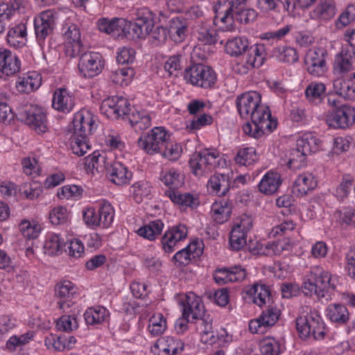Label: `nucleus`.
<instances>
[{"label": "nucleus", "mask_w": 355, "mask_h": 355, "mask_svg": "<svg viewBox=\"0 0 355 355\" xmlns=\"http://www.w3.org/2000/svg\"><path fill=\"white\" fill-rule=\"evenodd\" d=\"M26 26L20 23L12 28L8 33L7 41L10 46L18 49L24 46L26 41Z\"/></svg>", "instance_id": "nucleus-35"}, {"label": "nucleus", "mask_w": 355, "mask_h": 355, "mask_svg": "<svg viewBox=\"0 0 355 355\" xmlns=\"http://www.w3.org/2000/svg\"><path fill=\"white\" fill-rule=\"evenodd\" d=\"M41 78L38 74L28 75L27 77H19L16 82V87L20 92L31 93L40 87Z\"/></svg>", "instance_id": "nucleus-41"}, {"label": "nucleus", "mask_w": 355, "mask_h": 355, "mask_svg": "<svg viewBox=\"0 0 355 355\" xmlns=\"http://www.w3.org/2000/svg\"><path fill=\"white\" fill-rule=\"evenodd\" d=\"M64 245V240L59 234H52L49 236L44 243L45 253L49 255L57 254L62 251Z\"/></svg>", "instance_id": "nucleus-48"}, {"label": "nucleus", "mask_w": 355, "mask_h": 355, "mask_svg": "<svg viewBox=\"0 0 355 355\" xmlns=\"http://www.w3.org/2000/svg\"><path fill=\"white\" fill-rule=\"evenodd\" d=\"M167 196L175 204L182 207L193 209L199 205L198 198H195L189 193H180L173 190L166 191Z\"/></svg>", "instance_id": "nucleus-40"}, {"label": "nucleus", "mask_w": 355, "mask_h": 355, "mask_svg": "<svg viewBox=\"0 0 355 355\" xmlns=\"http://www.w3.org/2000/svg\"><path fill=\"white\" fill-rule=\"evenodd\" d=\"M21 62L16 54L6 49H0V72L2 75L11 76L18 73Z\"/></svg>", "instance_id": "nucleus-22"}, {"label": "nucleus", "mask_w": 355, "mask_h": 355, "mask_svg": "<svg viewBox=\"0 0 355 355\" xmlns=\"http://www.w3.org/2000/svg\"><path fill=\"white\" fill-rule=\"evenodd\" d=\"M187 229L184 225H178L166 231L162 239V245L166 252L170 253L175 250L176 243L185 239Z\"/></svg>", "instance_id": "nucleus-25"}, {"label": "nucleus", "mask_w": 355, "mask_h": 355, "mask_svg": "<svg viewBox=\"0 0 355 355\" xmlns=\"http://www.w3.org/2000/svg\"><path fill=\"white\" fill-rule=\"evenodd\" d=\"M108 311L103 306L89 308L84 313L87 324L94 325L102 323L108 316Z\"/></svg>", "instance_id": "nucleus-43"}, {"label": "nucleus", "mask_w": 355, "mask_h": 355, "mask_svg": "<svg viewBox=\"0 0 355 355\" xmlns=\"http://www.w3.org/2000/svg\"><path fill=\"white\" fill-rule=\"evenodd\" d=\"M316 186L317 180L311 173H303L295 180L293 193L297 196H304L313 191Z\"/></svg>", "instance_id": "nucleus-31"}, {"label": "nucleus", "mask_w": 355, "mask_h": 355, "mask_svg": "<svg viewBox=\"0 0 355 355\" xmlns=\"http://www.w3.org/2000/svg\"><path fill=\"white\" fill-rule=\"evenodd\" d=\"M326 55L327 52L322 48L310 49L304 58L308 72L315 76L322 75L327 70Z\"/></svg>", "instance_id": "nucleus-18"}, {"label": "nucleus", "mask_w": 355, "mask_h": 355, "mask_svg": "<svg viewBox=\"0 0 355 355\" xmlns=\"http://www.w3.org/2000/svg\"><path fill=\"white\" fill-rule=\"evenodd\" d=\"M326 123L334 129L346 130L355 123V108L348 104L340 105L329 111Z\"/></svg>", "instance_id": "nucleus-7"}, {"label": "nucleus", "mask_w": 355, "mask_h": 355, "mask_svg": "<svg viewBox=\"0 0 355 355\" xmlns=\"http://www.w3.org/2000/svg\"><path fill=\"white\" fill-rule=\"evenodd\" d=\"M232 210V203L228 200L216 201L211 207V216L214 220L219 224L226 222L230 217Z\"/></svg>", "instance_id": "nucleus-32"}, {"label": "nucleus", "mask_w": 355, "mask_h": 355, "mask_svg": "<svg viewBox=\"0 0 355 355\" xmlns=\"http://www.w3.org/2000/svg\"><path fill=\"white\" fill-rule=\"evenodd\" d=\"M62 33L66 43L67 55L71 58L78 55L83 51V47L78 26L72 23L66 24L62 28Z\"/></svg>", "instance_id": "nucleus-13"}, {"label": "nucleus", "mask_w": 355, "mask_h": 355, "mask_svg": "<svg viewBox=\"0 0 355 355\" xmlns=\"http://www.w3.org/2000/svg\"><path fill=\"white\" fill-rule=\"evenodd\" d=\"M97 27L101 33L111 35L114 38H128L130 37L128 21L124 18L101 17L97 21Z\"/></svg>", "instance_id": "nucleus-11"}, {"label": "nucleus", "mask_w": 355, "mask_h": 355, "mask_svg": "<svg viewBox=\"0 0 355 355\" xmlns=\"http://www.w3.org/2000/svg\"><path fill=\"white\" fill-rule=\"evenodd\" d=\"M15 116L17 120L38 132H45L47 130L46 116L40 107L32 104L21 105L17 108Z\"/></svg>", "instance_id": "nucleus-6"}, {"label": "nucleus", "mask_w": 355, "mask_h": 355, "mask_svg": "<svg viewBox=\"0 0 355 355\" xmlns=\"http://www.w3.org/2000/svg\"><path fill=\"white\" fill-rule=\"evenodd\" d=\"M167 139L166 130L162 127H155L139 138L138 146L148 154L153 155L163 150Z\"/></svg>", "instance_id": "nucleus-10"}, {"label": "nucleus", "mask_w": 355, "mask_h": 355, "mask_svg": "<svg viewBox=\"0 0 355 355\" xmlns=\"http://www.w3.org/2000/svg\"><path fill=\"white\" fill-rule=\"evenodd\" d=\"M45 345L48 349H53L55 351H63L67 348V338L61 335L50 334L45 339Z\"/></svg>", "instance_id": "nucleus-58"}, {"label": "nucleus", "mask_w": 355, "mask_h": 355, "mask_svg": "<svg viewBox=\"0 0 355 355\" xmlns=\"http://www.w3.org/2000/svg\"><path fill=\"white\" fill-rule=\"evenodd\" d=\"M327 315L334 323L343 325L347 324L350 319L347 308L341 304H331L327 309Z\"/></svg>", "instance_id": "nucleus-33"}, {"label": "nucleus", "mask_w": 355, "mask_h": 355, "mask_svg": "<svg viewBox=\"0 0 355 355\" xmlns=\"http://www.w3.org/2000/svg\"><path fill=\"white\" fill-rule=\"evenodd\" d=\"M252 227V218L243 215L237 218L230 236V245L235 251H239L247 245V234Z\"/></svg>", "instance_id": "nucleus-8"}, {"label": "nucleus", "mask_w": 355, "mask_h": 355, "mask_svg": "<svg viewBox=\"0 0 355 355\" xmlns=\"http://www.w3.org/2000/svg\"><path fill=\"white\" fill-rule=\"evenodd\" d=\"M184 343L181 340L173 336H164L159 338L152 347L155 355H175L182 352Z\"/></svg>", "instance_id": "nucleus-20"}, {"label": "nucleus", "mask_w": 355, "mask_h": 355, "mask_svg": "<svg viewBox=\"0 0 355 355\" xmlns=\"http://www.w3.org/2000/svg\"><path fill=\"white\" fill-rule=\"evenodd\" d=\"M55 25V17L51 10H46L40 14L34 21L36 39L42 48L45 43V39L53 33Z\"/></svg>", "instance_id": "nucleus-15"}, {"label": "nucleus", "mask_w": 355, "mask_h": 355, "mask_svg": "<svg viewBox=\"0 0 355 355\" xmlns=\"http://www.w3.org/2000/svg\"><path fill=\"white\" fill-rule=\"evenodd\" d=\"M130 106V104L126 98L112 96L103 101L100 110L107 118L117 119L128 114L131 110Z\"/></svg>", "instance_id": "nucleus-14"}, {"label": "nucleus", "mask_w": 355, "mask_h": 355, "mask_svg": "<svg viewBox=\"0 0 355 355\" xmlns=\"http://www.w3.org/2000/svg\"><path fill=\"white\" fill-rule=\"evenodd\" d=\"M166 327V321L160 313L153 315L149 320L148 330L153 336L164 333Z\"/></svg>", "instance_id": "nucleus-55"}, {"label": "nucleus", "mask_w": 355, "mask_h": 355, "mask_svg": "<svg viewBox=\"0 0 355 355\" xmlns=\"http://www.w3.org/2000/svg\"><path fill=\"white\" fill-rule=\"evenodd\" d=\"M76 293V288L71 282L64 280L58 283L55 286V295L60 299L58 302L60 309L69 313L71 310L69 309L73 304L72 299Z\"/></svg>", "instance_id": "nucleus-19"}, {"label": "nucleus", "mask_w": 355, "mask_h": 355, "mask_svg": "<svg viewBox=\"0 0 355 355\" xmlns=\"http://www.w3.org/2000/svg\"><path fill=\"white\" fill-rule=\"evenodd\" d=\"M155 14L147 8H144L138 13L135 22L128 21V39L144 38L150 34L154 27Z\"/></svg>", "instance_id": "nucleus-9"}, {"label": "nucleus", "mask_w": 355, "mask_h": 355, "mask_svg": "<svg viewBox=\"0 0 355 355\" xmlns=\"http://www.w3.org/2000/svg\"><path fill=\"white\" fill-rule=\"evenodd\" d=\"M106 173L109 180L116 185L128 184L132 177V173L121 162L106 166Z\"/></svg>", "instance_id": "nucleus-27"}, {"label": "nucleus", "mask_w": 355, "mask_h": 355, "mask_svg": "<svg viewBox=\"0 0 355 355\" xmlns=\"http://www.w3.org/2000/svg\"><path fill=\"white\" fill-rule=\"evenodd\" d=\"M234 159L240 165L248 166L254 164L258 159V156L253 147H246L238 151Z\"/></svg>", "instance_id": "nucleus-47"}, {"label": "nucleus", "mask_w": 355, "mask_h": 355, "mask_svg": "<svg viewBox=\"0 0 355 355\" xmlns=\"http://www.w3.org/2000/svg\"><path fill=\"white\" fill-rule=\"evenodd\" d=\"M246 275V270L241 266L236 265L230 268L216 269L214 274V279L218 284L223 285L228 282L243 281Z\"/></svg>", "instance_id": "nucleus-21"}, {"label": "nucleus", "mask_w": 355, "mask_h": 355, "mask_svg": "<svg viewBox=\"0 0 355 355\" xmlns=\"http://www.w3.org/2000/svg\"><path fill=\"white\" fill-rule=\"evenodd\" d=\"M78 64L80 73L84 77L92 78L98 75L104 67L102 55L99 53L88 51L82 52Z\"/></svg>", "instance_id": "nucleus-12"}, {"label": "nucleus", "mask_w": 355, "mask_h": 355, "mask_svg": "<svg viewBox=\"0 0 355 355\" xmlns=\"http://www.w3.org/2000/svg\"><path fill=\"white\" fill-rule=\"evenodd\" d=\"M164 227V223L161 220L150 221L148 224L141 227L137 230V234L148 240L153 241L155 237L160 234Z\"/></svg>", "instance_id": "nucleus-44"}, {"label": "nucleus", "mask_w": 355, "mask_h": 355, "mask_svg": "<svg viewBox=\"0 0 355 355\" xmlns=\"http://www.w3.org/2000/svg\"><path fill=\"white\" fill-rule=\"evenodd\" d=\"M296 329L300 339L313 338L322 340L327 334L326 325L317 310L309 306L302 307L300 315L295 320Z\"/></svg>", "instance_id": "nucleus-3"}, {"label": "nucleus", "mask_w": 355, "mask_h": 355, "mask_svg": "<svg viewBox=\"0 0 355 355\" xmlns=\"http://www.w3.org/2000/svg\"><path fill=\"white\" fill-rule=\"evenodd\" d=\"M355 69V49L352 46H343L336 55L334 62L335 74L345 76Z\"/></svg>", "instance_id": "nucleus-17"}, {"label": "nucleus", "mask_w": 355, "mask_h": 355, "mask_svg": "<svg viewBox=\"0 0 355 355\" xmlns=\"http://www.w3.org/2000/svg\"><path fill=\"white\" fill-rule=\"evenodd\" d=\"M128 120L136 132L142 131L150 126L151 119L146 111L134 110L126 114Z\"/></svg>", "instance_id": "nucleus-38"}, {"label": "nucleus", "mask_w": 355, "mask_h": 355, "mask_svg": "<svg viewBox=\"0 0 355 355\" xmlns=\"http://www.w3.org/2000/svg\"><path fill=\"white\" fill-rule=\"evenodd\" d=\"M336 278L329 271L317 266L311 268L310 275L304 281L302 290L306 296L315 295L318 299L327 297L336 290Z\"/></svg>", "instance_id": "nucleus-4"}, {"label": "nucleus", "mask_w": 355, "mask_h": 355, "mask_svg": "<svg viewBox=\"0 0 355 355\" xmlns=\"http://www.w3.org/2000/svg\"><path fill=\"white\" fill-rule=\"evenodd\" d=\"M114 216V210L111 204L105 201L101 202L98 209L100 227H109L113 222Z\"/></svg>", "instance_id": "nucleus-46"}, {"label": "nucleus", "mask_w": 355, "mask_h": 355, "mask_svg": "<svg viewBox=\"0 0 355 355\" xmlns=\"http://www.w3.org/2000/svg\"><path fill=\"white\" fill-rule=\"evenodd\" d=\"M182 147L178 144H173L167 139L165 145L163 146V150H161L159 153H161L163 157L168 158L170 160L178 159L181 154Z\"/></svg>", "instance_id": "nucleus-56"}, {"label": "nucleus", "mask_w": 355, "mask_h": 355, "mask_svg": "<svg viewBox=\"0 0 355 355\" xmlns=\"http://www.w3.org/2000/svg\"><path fill=\"white\" fill-rule=\"evenodd\" d=\"M333 88L335 93L347 100H355V83L351 79L339 78L334 80Z\"/></svg>", "instance_id": "nucleus-36"}, {"label": "nucleus", "mask_w": 355, "mask_h": 355, "mask_svg": "<svg viewBox=\"0 0 355 355\" xmlns=\"http://www.w3.org/2000/svg\"><path fill=\"white\" fill-rule=\"evenodd\" d=\"M275 53L279 61L294 63L298 60V55L295 49L286 46H280L275 49Z\"/></svg>", "instance_id": "nucleus-52"}, {"label": "nucleus", "mask_w": 355, "mask_h": 355, "mask_svg": "<svg viewBox=\"0 0 355 355\" xmlns=\"http://www.w3.org/2000/svg\"><path fill=\"white\" fill-rule=\"evenodd\" d=\"M254 295L253 302L259 306L265 304L270 300V292L268 287L263 284H254L248 291Z\"/></svg>", "instance_id": "nucleus-45"}, {"label": "nucleus", "mask_w": 355, "mask_h": 355, "mask_svg": "<svg viewBox=\"0 0 355 355\" xmlns=\"http://www.w3.org/2000/svg\"><path fill=\"white\" fill-rule=\"evenodd\" d=\"M189 166L195 175H202L208 171L207 166H205L202 162V157L200 152L192 155L189 159Z\"/></svg>", "instance_id": "nucleus-61"}, {"label": "nucleus", "mask_w": 355, "mask_h": 355, "mask_svg": "<svg viewBox=\"0 0 355 355\" xmlns=\"http://www.w3.org/2000/svg\"><path fill=\"white\" fill-rule=\"evenodd\" d=\"M326 87L322 83H311L305 89L306 101L313 105H319L325 98Z\"/></svg>", "instance_id": "nucleus-37"}, {"label": "nucleus", "mask_w": 355, "mask_h": 355, "mask_svg": "<svg viewBox=\"0 0 355 355\" xmlns=\"http://www.w3.org/2000/svg\"><path fill=\"white\" fill-rule=\"evenodd\" d=\"M184 318L191 316V322L201 316H205L204 304L201 299L193 293H189L182 297L179 302Z\"/></svg>", "instance_id": "nucleus-16"}, {"label": "nucleus", "mask_w": 355, "mask_h": 355, "mask_svg": "<svg viewBox=\"0 0 355 355\" xmlns=\"http://www.w3.org/2000/svg\"><path fill=\"white\" fill-rule=\"evenodd\" d=\"M134 200L137 203L143 201L144 198H148L151 194V187L148 182L139 181L131 187Z\"/></svg>", "instance_id": "nucleus-50"}, {"label": "nucleus", "mask_w": 355, "mask_h": 355, "mask_svg": "<svg viewBox=\"0 0 355 355\" xmlns=\"http://www.w3.org/2000/svg\"><path fill=\"white\" fill-rule=\"evenodd\" d=\"M180 178V173L172 168L168 171L162 172L159 178L166 186L175 189L183 184L182 180Z\"/></svg>", "instance_id": "nucleus-54"}, {"label": "nucleus", "mask_w": 355, "mask_h": 355, "mask_svg": "<svg viewBox=\"0 0 355 355\" xmlns=\"http://www.w3.org/2000/svg\"><path fill=\"white\" fill-rule=\"evenodd\" d=\"M225 51L232 56L241 57V60L235 68V71L240 74H246L250 69L261 67L266 58L264 44H256L250 46L248 40L241 37L227 40Z\"/></svg>", "instance_id": "nucleus-2"}, {"label": "nucleus", "mask_w": 355, "mask_h": 355, "mask_svg": "<svg viewBox=\"0 0 355 355\" xmlns=\"http://www.w3.org/2000/svg\"><path fill=\"white\" fill-rule=\"evenodd\" d=\"M75 105L74 98L66 89H57L53 94L52 106L55 110L69 112Z\"/></svg>", "instance_id": "nucleus-30"}, {"label": "nucleus", "mask_w": 355, "mask_h": 355, "mask_svg": "<svg viewBox=\"0 0 355 355\" xmlns=\"http://www.w3.org/2000/svg\"><path fill=\"white\" fill-rule=\"evenodd\" d=\"M57 327L63 331H71L78 327V324L73 315H63L57 322Z\"/></svg>", "instance_id": "nucleus-64"}, {"label": "nucleus", "mask_w": 355, "mask_h": 355, "mask_svg": "<svg viewBox=\"0 0 355 355\" xmlns=\"http://www.w3.org/2000/svg\"><path fill=\"white\" fill-rule=\"evenodd\" d=\"M19 227L23 236L28 239H36L40 231V225L37 224L32 225L28 220H22Z\"/></svg>", "instance_id": "nucleus-62"}, {"label": "nucleus", "mask_w": 355, "mask_h": 355, "mask_svg": "<svg viewBox=\"0 0 355 355\" xmlns=\"http://www.w3.org/2000/svg\"><path fill=\"white\" fill-rule=\"evenodd\" d=\"M73 135L88 136L92 134L94 120L87 111L77 112L73 120Z\"/></svg>", "instance_id": "nucleus-24"}, {"label": "nucleus", "mask_w": 355, "mask_h": 355, "mask_svg": "<svg viewBox=\"0 0 355 355\" xmlns=\"http://www.w3.org/2000/svg\"><path fill=\"white\" fill-rule=\"evenodd\" d=\"M282 183V180L279 173L268 171L259 182V191L265 195H272L277 191Z\"/></svg>", "instance_id": "nucleus-29"}, {"label": "nucleus", "mask_w": 355, "mask_h": 355, "mask_svg": "<svg viewBox=\"0 0 355 355\" xmlns=\"http://www.w3.org/2000/svg\"><path fill=\"white\" fill-rule=\"evenodd\" d=\"M197 39L199 42L205 45H211L216 44V37L218 38V35H216V30L209 28L205 25H198Z\"/></svg>", "instance_id": "nucleus-51"}, {"label": "nucleus", "mask_w": 355, "mask_h": 355, "mask_svg": "<svg viewBox=\"0 0 355 355\" xmlns=\"http://www.w3.org/2000/svg\"><path fill=\"white\" fill-rule=\"evenodd\" d=\"M321 141L312 133L304 134L297 140L296 151L301 154L300 162L305 160V156L314 153L321 148Z\"/></svg>", "instance_id": "nucleus-23"}, {"label": "nucleus", "mask_w": 355, "mask_h": 355, "mask_svg": "<svg viewBox=\"0 0 355 355\" xmlns=\"http://www.w3.org/2000/svg\"><path fill=\"white\" fill-rule=\"evenodd\" d=\"M70 145L73 153L78 156H83L90 148L87 136L83 135H73Z\"/></svg>", "instance_id": "nucleus-53"}, {"label": "nucleus", "mask_w": 355, "mask_h": 355, "mask_svg": "<svg viewBox=\"0 0 355 355\" xmlns=\"http://www.w3.org/2000/svg\"><path fill=\"white\" fill-rule=\"evenodd\" d=\"M207 189L211 193L218 196H225L230 191V182L229 177L225 174L213 175L207 182Z\"/></svg>", "instance_id": "nucleus-28"}, {"label": "nucleus", "mask_w": 355, "mask_h": 355, "mask_svg": "<svg viewBox=\"0 0 355 355\" xmlns=\"http://www.w3.org/2000/svg\"><path fill=\"white\" fill-rule=\"evenodd\" d=\"M355 20V6L350 4L346 7L345 10L340 15L336 22L338 28L347 26Z\"/></svg>", "instance_id": "nucleus-59"}, {"label": "nucleus", "mask_w": 355, "mask_h": 355, "mask_svg": "<svg viewBox=\"0 0 355 355\" xmlns=\"http://www.w3.org/2000/svg\"><path fill=\"white\" fill-rule=\"evenodd\" d=\"M259 93L250 91L237 96L236 105L241 117L251 119L243 126L245 134L254 139H259L266 134L272 132L277 127V121L271 119L269 108L261 104Z\"/></svg>", "instance_id": "nucleus-1"}, {"label": "nucleus", "mask_w": 355, "mask_h": 355, "mask_svg": "<svg viewBox=\"0 0 355 355\" xmlns=\"http://www.w3.org/2000/svg\"><path fill=\"white\" fill-rule=\"evenodd\" d=\"M233 22L234 21H239L241 24H248L253 21L256 17V12L252 9H235L232 13Z\"/></svg>", "instance_id": "nucleus-60"}, {"label": "nucleus", "mask_w": 355, "mask_h": 355, "mask_svg": "<svg viewBox=\"0 0 355 355\" xmlns=\"http://www.w3.org/2000/svg\"><path fill=\"white\" fill-rule=\"evenodd\" d=\"M168 32L174 42L178 43L182 42L188 32V22L183 17H172L168 21Z\"/></svg>", "instance_id": "nucleus-26"}, {"label": "nucleus", "mask_w": 355, "mask_h": 355, "mask_svg": "<svg viewBox=\"0 0 355 355\" xmlns=\"http://www.w3.org/2000/svg\"><path fill=\"white\" fill-rule=\"evenodd\" d=\"M280 311L275 307H268L259 316L261 321L266 328L273 326L279 319Z\"/></svg>", "instance_id": "nucleus-57"}, {"label": "nucleus", "mask_w": 355, "mask_h": 355, "mask_svg": "<svg viewBox=\"0 0 355 355\" xmlns=\"http://www.w3.org/2000/svg\"><path fill=\"white\" fill-rule=\"evenodd\" d=\"M197 242L189 244L186 248L178 250L173 257L174 263L178 267H183L188 265L192 258L202 252L200 248L197 249Z\"/></svg>", "instance_id": "nucleus-34"}, {"label": "nucleus", "mask_w": 355, "mask_h": 355, "mask_svg": "<svg viewBox=\"0 0 355 355\" xmlns=\"http://www.w3.org/2000/svg\"><path fill=\"white\" fill-rule=\"evenodd\" d=\"M268 246L270 247V251L265 252V256L272 257L279 255L284 251H290L293 246V243L289 238H284L282 240L268 243Z\"/></svg>", "instance_id": "nucleus-49"}, {"label": "nucleus", "mask_w": 355, "mask_h": 355, "mask_svg": "<svg viewBox=\"0 0 355 355\" xmlns=\"http://www.w3.org/2000/svg\"><path fill=\"white\" fill-rule=\"evenodd\" d=\"M49 219L53 225L65 223L68 220L67 208L62 206L53 208L49 213Z\"/></svg>", "instance_id": "nucleus-63"}, {"label": "nucleus", "mask_w": 355, "mask_h": 355, "mask_svg": "<svg viewBox=\"0 0 355 355\" xmlns=\"http://www.w3.org/2000/svg\"><path fill=\"white\" fill-rule=\"evenodd\" d=\"M184 78L191 85L204 89L212 87L217 79L216 73L209 66L193 64L184 70Z\"/></svg>", "instance_id": "nucleus-5"}, {"label": "nucleus", "mask_w": 355, "mask_h": 355, "mask_svg": "<svg viewBox=\"0 0 355 355\" xmlns=\"http://www.w3.org/2000/svg\"><path fill=\"white\" fill-rule=\"evenodd\" d=\"M337 9L334 0H320L315 8L313 14L319 19L327 21L333 18Z\"/></svg>", "instance_id": "nucleus-39"}, {"label": "nucleus", "mask_w": 355, "mask_h": 355, "mask_svg": "<svg viewBox=\"0 0 355 355\" xmlns=\"http://www.w3.org/2000/svg\"><path fill=\"white\" fill-rule=\"evenodd\" d=\"M85 169L89 173L94 175L96 173H98L103 171L105 168V157L101 155L99 152L95 151L92 155H88L85 158Z\"/></svg>", "instance_id": "nucleus-42"}]
</instances>
